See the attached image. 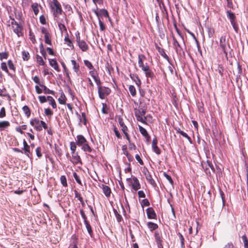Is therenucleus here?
Here are the masks:
<instances>
[{
  "label": "nucleus",
  "mask_w": 248,
  "mask_h": 248,
  "mask_svg": "<svg viewBox=\"0 0 248 248\" xmlns=\"http://www.w3.org/2000/svg\"><path fill=\"white\" fill-rule=\"evenodd\" d=\"M164 175L165 177V178L169 181L171 185H172L173 183V180H172V178H171V177L169 175L167 174L166 173H164Z\"/></svg>",
  "instance_id": "052dcab7"
},
{
  "label": "nucleus",
  "mask_w": 248,
  "mask_h": 248,
  "mask_svg": "<svg viewBox=\"0 0 248 248\" xmlns=\"http://www.w3.org/2000/svg\"><path fill=\"white\" fill-rule=\"evenodd\" d=\"M9 54L7 52H3L0 53V60L2 61L3 59H7L8 58Z\"/></svg>",
  "instance_id": "a19ab883"
},
{
  "label": "nucleus",
  "mask_w": 248,
  "mask_h": 248,
  "mask_svg": "<svg viewBox=\"0 0 248 248\" xmlns=\"http://www.w3.org/2000/svg\"><path fill=\"white\" fill-rule=\"evenodd\" d=\"M176 131H177V133L180 134L182 136H183L184 137L186 138L188 140V141H189L190 142L191 141V138H190V137H189L188 136V135L186 133H185V132H183V131H182L180 128L177 129Z\"/></svg>",
  "instance_id": "cd10ccee"
},
{
  "label": "nucleus",
  "mask_w": 248,
  "mask_h": 248,
  "mask_svg": "<svg viewBox=\"0 0 248 248\" xmlns=\"http://www.w3.org/2000/svg\"><path fill=\"white\" fill-rule=\"evenodd\" d=\"M135 114L138 121L146 124V117L145 116L146 111L142 108L134 109Z\"/></svg>",
  "instance_id": "f257e3e1"
},
{
  "label": "nucleus",
  "mask_w": 248,
  "mask_h": 248,
  "mask_svg": "<svg viewBox=\"0 0 248 248\" xmlns=\"http://www.w3.org/2000/svg\"><path fill=\"white\" fill-rule=\"evenodd\" d=\"M94 80L95 82L96 85H97L98 89H99V87H102L101 86V82L99 77H97L96 78L94 79Z\"/></svg>",
  "instance_id": "69168bd1"
},
{
  "label": "nucleus",
  "mask_w": 248,
  "mask_h": 248,
  "mask_svg": "<svg viewBox=\"0 0 248 248\" xmlns=\"http://www.w3.org/2000/svg\"><path fill=\"white\" fill-rule=\"evenodd\" d=\"M158 52L159 53V54L162 56L165 59H167V60H168L169 59V57L168 56V55H167V54L165 53L164 49L163 48H159L158 49Z\"/></svg>",
  "instance_id": "4c0bfd02"
},
{
  "label": "nucleus",
  "mask_w": 248,
  "mask_h": 248,
  "mask_svg": "<svg viewBox=\"0 0 248 248\" xmlns=\"http://www.w3.org/2000/svg\"><path fill=\"white\" fill-rule=\"evenodd\" d=\"M113 131H114V132L115 133L116 136L118 139L121 138V135L120 133H119V131L118 130L117 128L115 126H114V127H113Z\"/></svg>",
  "instance_id": "680f3d73"
},
{
  "label": "nucleus",
  "mask_w": 248,
  "mask_h": 248,
  "mask_svg": "<svg viewBox=\"0 0 248 248\" xmlns=\"http://www.w3.org/2000/svg\"><path fill=\"white\" fill-rule=\"evenodd\" d=\"M64 41H65V43L68 46H69L70 47L73 46V45H72V41L69 38L68 35L67 33L66 35L65 36Z\"/></svg>",
  "instance_id": "58836bf2"
},
{
  "label": "nucleus",
  "mask_w": 248,
  "mask_h": 248,
  "mask_svg": "<svg viewBox=\"0 0 248 248\" xmlns=\"http://www.w3.org/2000/svg\"><path fill=\"white\" fill-rule=\"evenodd\" d=\"M30 124L32 126H34V128L38 131H40L42 130L40 121L37 119H31L30 121Z\"/></svg>",
  "instance_id": "423d86ee"
},
{
  "label": "nucleus",
  "mask_w": 248,
  "mask_h": 248,
  "mask_svg": "<svg viewBox=\"0 0 248 248\" xmlns=\"http://www.w3.org/2000/svg\"><path fill=\"white\" fill-rule=\"evenodd\" d=\"M119 123L120 125V126L122 127V130L123 132H125L127 131V127L126 126V125L124 124V122L123 121L122 119H119Z\"/></svg>",
  "instance_id": "473e14b6"
},
{
  "label": "nucleus",
  "mask_w": 248,
  "mask_h": 248,
  "mask_svg": "<svg viewBox=\"0 0 248 248\" xmlns=\"http://www.w3.org/2000/svg\"><path fill=\"white\" fill-rule=\"evenodd\" d=\"M17 22L14 19V18L10 17V20L8 22V25L9 27H13V26H15V24Z\"/></svg>",
  "instance_id": "603ef678"
},
{
  "label": "nucleus",
  "mask_w": 248,
  "mask_h": 248,
  "mask_svg": "<svg viewBox=\"0 0 248 248\" xmlns=\"http://www.w3.org/2000/svg\"><path fill=\"white\" fill-rule=\"evenodd\" d=\"M129 91L132 96H134L136 94V91L133 85H130L129 87Z\"/></svg>",
  "instance_id": "e433bc0d"
},
{
  "label": "nucleus",
  "mask_w": 248,
  "mask_h": 248,
  "mask_svg": "<svg viewBox=\"0 0 248 248\" xmlns=\"http://www.w3.org/2000/svg\"><path fill=\"white\" fill-rule=\"evenodd\" d=\"M24 154L26 155L28 157H30L31 152L30 150V146L28 145V146H25L23 148Z\"/></svg>",
  "instance_id": "bb28decb"
},
{
  "label": "nucleus",
  "mask_w": 248,
  "mask_h": 248,
  "mask_svg": "<svg viewBox=\"0 0 248 248\" xmlns=\"http://www.w3.org/2000/svg\"><path fill=\"white\" fill-rule=\"evenodd\" d=\"M49 62L50 65L51 67H52L57 72H59L60 71L58 64L56 60L49 59Z\"/></svg>",
  "instance_id": "dca6fc26"
},
{
  "label": "nucleus",
  "mask_w": 248,
  "mask_h": 248,
  "mask_svg": "<svg viewBox=\"0 0 248 248\" xmlns=\"http://www.w3.org/2000/svg\"><path fill=\"white\" fill-rule=\"evenodd\" d=\"M84 222L85 224L86 228L87 230V231H88L89 234H90V236H92V233H93V231H92V229L91 225H90V224L88 222V221H84Z\"/></svg>",
  "instance_id": "2f4dec72"
},
{
  "label": "nucleus",
  "mask_w": 248,
  "mask_h": 248,
  "mask_svg": "<svg viewBox=\"0 0 248 248\" xmlns=\"http://www.w3.org/2000/svg\"><path fill=\"white\" fill-rule=\"evenodd\" d=\"M45 113L46 116H51L53 114V111L49 108L45 109Z\"/></svg>",
  "instance_id": "bf43d9fd"
},
{
  "label": "nucleus",
  "mask_w": 248,
  "mask_h": 248,
  "mask_svg": "<svg viewBox=\"0 0 248 248\" xmlns=\"http://www.w3.org/2000/svg\"><path fill=\"white\" fill-rule=\"evenodd\" d=\"M32 9L35 15H37L39 13L38 4L37 3H33L31 5Z\"/></svg>",
  "instance_id": "7c9ffc66"
},
{
  "label": "nucleus",
  "mask_w": 248,
  "mask_h": 248,
  "mask_svg": "<svg viewBox=\"0 0 248 248\" xmlns=\"http://www.w3.org/2000/svg\"><path fill=\"white\" fill-rule=\"evenodd\" d=\"M242 239L244 243V248H248V239L246 235H244L242 236Z\"/></svg>",
  "instance_id": "37998d69"
},
{
  "label": "nucleus",
  "mask_w": 248,
  "mask_h": 248,
  "mask_svg": "<svg viewBox=\"0 0 248 248\" xmlns=\"http://www.w3.org/2000/svg\"><path fill=\"white\" fill-rule=\"evenodd\" d=\"M14 32L17 35L18 37L22 35V27L17 22L15 26L12 27Z\"/></svg>",
  "instance_id": "0eeeda50"
},
{
  "label": "nucleus",
  "mask_w": 248,
  "mask_h": 248,
  "mask_svg": "<svg viewBox=\"0 0 248 248\" xmlns=\"http://www.w3.org/2000/svg\"><path fill=\"white\" fill-rule=\"evenodd\" d=\"M86 141L87 140L83 136L78 135L77 136L76 143L77 145L80 146L84 144Z\"/></svg>",
  "instance_id": "9d476101"
},
{
  "label": "nucleus",
  "mask_w": 248,
  "mask_h": 248,
  "mask_svg": "<svg viewBox=\"0 0 248 248\" xmlns=\"http://www.w3.org/2000/svg\"><path fill=\"white\" fill-rule=\"evenodd\" d=\"M157 140L156 138L154 139L152 141V148L153 151L157 155L160 154V150L157 146Z\"/></svg>",
  "instance_id": "f8f14e48"
},
{
  "label": "nucleus",
  "mask_w": 248,
  "mask_h": 248,
  "mask_svg": "<svg viewBox=\"0 0 248 248\" xmlns=\"http://www.w3.org/2000/svg\"><path fill=\"white\" fill-rule=\"evenodd\" d=\"M7 63H8V65L9 66V68L14 71H15V70H16V68L15 67V65L12 62V60H9L8 61V62H7Z\"/></svg>",
  "instance_id": "a18cd8bd"
},
{
  "label": "nucleus",
  "mask_w": 248,
  "mask_h": 248,
  "mask_svg": "<svg viewBox=\"0 0 248 248\" xmlns=\"http://www.w3.org/2000/svg\"><path fill=\"white\" fill-rule=\"evenodd\" d=\"M146 212L148 218L155 219L156 218V214L152 208L150 207L147 208L146 210Z\"/></svg>",
  "instance_id": "9b49d317"
},
{
  "label": "nucleus",
  "mask_w": 248,
  "mask_h": 248,
  "mask_svg": "<svg viewBox=\"0 0 248 248\" xmlns=\"http://www.w3.org/2000/svg\"><path fill=\"white\" fill-rule=\"evenodd\" d=\"M139 130L140 132V133L145 138L147 139V140H149L150 138V137L149 136V134L147 131V130L142 127L141 126L139 125Z\"/></svg>",
  "instance_id": "412c9836"
},
{
  "label": "nucleus",
  "mask_w": 248,
  "mask_h": 248,
  "mask_svg": "<svg viewBox=\"0 0 248 248\" xmlns=\"http://www.w3.org/2000/svg\"><path fill=\"white\" fill-rule=\"evenodd\" d=\"M145 74L146 77L152 78L154 76V73L151 69L148 70Z\"/></svg>",
  "instance_id": "774afa93"
},
{
  "label": "nucleus",
  "mask_w": 248,
  "mask_h": 248,
  "mask_svg": "<svg viewBox=\"0 0 248 248\" xmlns=\"http://www.w3.org/2000/svg\"><path fill=\"white\" fill-rule=\"evenodd\" d=\"M84 64L90 70L93 69V66L90 62L88 60L84 61Z\"/></svg>",
  "instance_id": "de8ad7c7"
},
{
  "label": "nucleus",
  "mask_w": 248,
  "mask_h": 248,
  "mask_svg": "<svg viewBox=\"0 0 248 248\" xmlns=\"http://www.w3.org/2000/svg\"><path fill=\"white\" fill-rule=\"evenodd\" d=\"M74 192L75 197L78 198L81 202H83V198L81 197L80 194L77 190H75Z\"/></svg>",
  "instance_id": "6e6d98bb"
},
{
  "label": "nucleus",
  "mask_w": 248,
  "mask_h": 248,
  "mask_svg": "<svg viewBox=\"0 0 248 248\" xmlns=\"http://www.w3.org/2000/svg\"><path fill=\"white\" fill-rule=\"evenodd\" d=\"M66 97L63 93L61 94V97L58 99L59 103L61 104H65L66 102Z\"/></svg>",
  "instance_id": "f704fd0d"
},
{
  "label": "nucleus",
  "mask_w": 248,
  "mask_h": 248,
  "mask_svg": "<svg viewBox=\"0 0 248 248\" xmlns=\"http://www.w3.org/2000/svg\"><path fill=\"white\" fill-rule=\"evenodd\" d=\"M147 225H148V228L152 231H153V230H155L158 227V226H157V225L156 224L152 222H149L148 223Z\"/></svg>",
  "instance_id": "c756f323"
},
{
  "label": "nucleus",
  "mask_w": 248,
  "mask_h": 248,
  "mask_svg": "<svg viewBox=\"0 0 248 248\" xmlns=\"http://www.w3.org/2000/svg\"><path fill=\"white\" fill-rule=\"evenodd\" d=\"M40 86L43 88L44 93H48L51 94H54V92L53 91L49 90L45 85L43 84H40Z\"/></svg>",
  "instance_id": "393cba45"
},
{
  "label": "nucleus",
  "mask_w": 248,
  "mask_h": 248,
  "mask_svg": "<svg viewBox=\"0 0 248 248\" xmlns=\"http://www.w3.org/2000/svg\"><path fill=\"white\" fill-rule=\"evenodd\" d=\"M60 180L61 184L63 186H67V180L66 177L64 175H62L61 176Z\"/></svg>",
  "instance_id": "ea45409f"
},
{
  "label": "nucleus",
  "mask_w": 248,
  "mask_h": 248,
  "mask_svg": "<svg viewBox=\"0 0 248 248\" xmlns=\"http://www.w3.org/2000/svg\"><path fill=\"white\" fill-rule=\"evenodd\" d=\"M173 45L174 46V48L177 52L180 51L181 50V47L179 42L177 41L176 39L173 37Z\"/></svg>",
  "instance_id": "6ab92c4d"
},
{
  "label": "nucleus",
  "mask_w": 248,
  "mask_h": 248,
  "mask_svg": "<svg viewBox=\"0 0 248 248\" xmlns=\"http://www.w3.org/2000/svg\"><path fill=\"white\" fill-rule=\"evenodd\" d=\"M111 90L109 88L103 87H99L98 89L99 97L101 99H104L110 93Z\"/></svg>",
  "instance_id": "20e7f679"
},
{
  "label": "nucleus",
  "mask_w": 248,
  "mask_h": 248,
  "mask_svg": "<svg viewBox=\"0 0 248 248\" xmlns=\"http://www.w3.org/2000/svg\"><path fill=\"white\" fill-rule=\"evenodd\" d=\"M99 16H102L105 17H108V14L106 10L102 9H101L100 11Z\"/></svg>",
  "instance_id": "8fccbe9b"
},
{
  "label": "nucleus",
  "mask_w": 248,
  "mask_h": 248,
  "mask_svg": "<svg viewBox=\"0 0 248 248\" xmlns=\"http://www.w3.org/2000/svg\"><path fill=\"white\" fill-rule=\"evenodd\" d=\"M22 55L24 61H28L30 59V54L28 51H23L22 52Z\"/></svg>",
  "instance_id": "72a5a7b5"
},
{
  "label": "nucleus",
  "mask_w": 248,
  "mask_h": 248,
  "mask_svg": "<svg viewBox=\"0 0 248 248\" xmlns=\"http://www.w3.org/2000/svg\"><path fill=\"white\" fill-rule=\"evenodd\" d=\"M77 43L78 46L82 51H86L89 49L88 45L84 40H81Z\"/></svg>",
  "instance_id": "ddd939ff"
},
{
  "label": "nucleus",
  "mask_w": 248,
  "mask_h": 248,
  "mask_svg": "<svg viewBox=\"0 0 248 248\" xmlns=\"http://www.w3.org/2000/svg\"><path fill=\"white\" fill-rule=\"evenodd\" d=\"M36 61L37 63L40 65H44L45 64L43 58L38 55L36 56Z\"/></svg>",
  "instance_id": "c03bdc74"
},
{
  "label": "nucleus",
  "mask_w": 248,
  "mask_h": 248,
  "mask_svg": "<svg viewBox=\"0 0 248 248\" xmlns=\"http://www.w3.org/2000/svg\"><path fill=\"white\" fill-rule=\"evenodd\" d=\"M89 74L92 76V77L93 78V79L96 78L97 77H98L97 74L96 72H95L94 71H90L89 72Z\"/></svg>",
  "instance_id": "0e129e2a"
},
{
  "label": "nucleus",
  "mask_w": 248,
  "mask_h": 248,
  "mask_svg": "<svg viewBox=\"0 0 248 248\" xmlns=\"http://www.w3.org/2000/svg\"><path fill=\"white\" fill-rule=\"evenodd\" d=\"M35 152H36L37 156L39 158H41L42 156V154L41 153V148L40 147H38L36 149Z\"/></svg>",
  "instance_id": "864d4df0"
},
{
  "label": "nucleus",
  "mask_w": 248,
  "mask_h": 248,
  "mask_svg": "<svg viewBox=\"0 0 248 248\" xmlns=\"http://www.w3.org/2000/svg\"><path fill=\"white\" fill-rule=\"evenodd\" d=\"M81 149L85 152H88L91 153L92 151V148L89 145L87 141L81 146Z\"/></svg>",
  "instance_id": "5701e85b"
},
{
  "label": "nucleus",
  "mask_w": 248,
  "mask_h": 248,
  "mask_svg": "<svg viewBox=\"0 0 248 248\" xmlns=\"http://www.w3.org/2000/svg\"><path fill=\"white\" fill-rule=\"evenodd\" d=\"M206 163H207V165H208V166L211 168V169L212 170L215 172V169L213 165V164H212V163L209 161V160H207V162H206Z\"/></svg>",
  "instance_id": "338daca9"
},
{
  "label": "nucleus",
  "mask_w": 248,
  "mask_h": 248,
  "mask_svg": "<svg viewBox=\"0 0 248 248\" xmlns=\"http://www.w3.org/2000/svg\"><path fill=\"white\" fill-rule=\"evenodd\" d=\"M70 149L72 151V153H75L76 150V148H77V143H76V142H70Z\"/></svg>",
  "instance_id": "49530a36"
},
{
  "label": "nucleus",
  "mask_w": 248,
  "mask_h": 248,
  "mask_svg": "<svg viewBox=\"0 0 248 248\" xmlns=\"http://www.w3.org/2000/svg\"><path fill=\"white\" fill-rule=\"evenodd\" d=\"M1 69L5 71L6 73L9 74V71L7 67L6 63L4 62H3L1 63Z\"/></svg>",
  "instance_id": "3c124183"
},
{
  "label": "nucleus",
  "mask_w": 248,
  "mask_h": 248,
  "mask_svg": "<svg viewBox=\"0 0 248 248\" xmlns=\"http://www.w3.org/2000/svg\"><path fill=\"white\" fill-rule=\"evenodd\" d=\"M73 177L74 178H75V180L76 181V182L79 185H82V183H81V181H80L78 176V174L76 173V172H74L73 173Z\"/></svg>",
  "instance_id": "5fc2aeb1"
},
{
  "label": "nucleus",
  "mask_w": 248,
  "mask_h": 248,
  "mask_svg": "<svg viewBox=\"0 0 248 248\" xmlns=\"http://www.w3.org/2000/svg\"><path fill=\"white\" fill-rule=\"evenodd\" d=\"M114 212L117 220L118 222H120L122 219V216L118 213L116 209H114Z\"/></svg>",
  "instance_id": "09e8293b"
},
{
  "label": "nucleus",
  "mask_w": 248,
  "mask_h": 248,
  "mask_svg": "<svg viewBox=\"0 0 248 248\" xmlns=\"http://www.w3.org/2000/svg\"><path fill=\"white\" fill-rule=\"evenodd\" d=\"M144 175L145 176L146 180L148 181L149 183H150L153 186H156V183L154 180L152 178V176L150 173L149 172L148 170H146L144 171Z\"/></svg>",
  "instance_id": "1a4fd4ad"
},
{
  "label": "nucleus",
  "mask_w": 248,
  "mask_h": 248,
  "mask_svg": "<svg viewBox=\"0 0 248 248\" xmlns=\"http://www.w3.org/2000/svg\"><path fill=\"white\" fill-rule=\"evenodd\" d=\"M39 101L41 103H44L47 100V98L45 96L40 95L38 96Z\"/></svg>",
  "instance_id": "4d7b16f0"
},
{
  "label": "nucleus",
  "mask_w": 248,
  "mask_h": 248,
  "mask_svg": "<svg viewBox=\"0 0 248 248\" xmlns=\"http://www.w3.org/2000/svg\"><path fill=\"white\" fill-rule=\"evenodd\" d=\"M132 188L135 190L137 191L138 189L140 188V185L139 182V180L137 179L136 177H132Z\"/></svg>",
  "instance_id": "6e6552de"
},
{
  "label": "nucleus",
  "mask_w": 248,
  "mask_h": 248,
  "mask_svg": "<svg viewBox=\"0 0 248 248\" xmlns=\"http://www.w3.org/2000/svg\"><path fill=\"white\" fill-rule=\"evenodd\" d=\"M101 188L105 196L107 197H109L111 192V189L109 188V187H108V186L102 185Z\"/></svg>",
  "instance_id": "2eb2a0df"
},
{
  "label": "nucleus",
  "mask_w": 248,
  "mask_h": 248,
  "mask_svg": "<svg viewBox=\"0 0 248 248\" xmlns=\"http://www.w3.org/2000/svg\"><path fill=\"white\" fill-rule=\"evenodd\" d=\"M6 94V90L3 85H0V96H5Z\"/></svg>",
  "instance_id": "c9c22d12"
},
{
  "label": "nucleus",
  "mask_w": 248,
  "mask_h": 248,
  "mask_svg": "<svg viewBox=\"0 0 248 248\" xmlns=\"http://www.w3.org/2000/svg\"><path fill=\"white\" fill-rule=\"evenodd\" d=\"M145 59V57L143 54H139L138 56V64L140 67L142 66L143 64V60Z\"/></svg>",
  "instance_id": "b1692460"
},
{
  "label": "nucleus",
  "mask_w": 248,
  "mask_h": 248,
  "mask_svg": "<svg viewBox=\"0 0 248 248\" xmlns=\"http://www.w3.org/2000/svg\"><path fill=\"white\" fill-rule=\"evenodd\" d=\"M47 101L49 102V104L53 108H55L57 107L56 103L52 96H48L47 97Z\"/></svg>",
  "instance_id": "a878e982"
},
{
  "label": "nucleus",
  "mask_w": 248,
  "mask_h": 248,
  "mask_svg": "<svg viewBox=\"0 0 248 248\" xmlns=\"http://www.w3.org/2000/svg\"><path fill=\"white\" fill-rule=\"evenodd\" d=\"M66 20V18L65 16H63V17L62 18L56 19V22L58 23L59 30L61 31L62 33L63 32H67L66 28L64 24V22Z\"/></svg>",
  "instance_id": "39448f33"
},
{
  "label": "nucleus",
  "mask_w": 248,
  "mask_h": 248,
  "mask_svg": "<svg viewBox=\"0 0 248 248\" xmlns=\"http://www.w3.org/2000/svg\"><path fill=\"white\" fill-rule=\"evenodd\" d=\"M131 78L135 82L138 87H140L141 81L138 76L136 75H130Z\"/></svg>",
  "instance_id": "4be33fe9"
},
{
  "label": "nucleus",
  "mask_w": 248,
  "mask_h": 248,
  "mask_svg": "<svg viewBox=\"0 0 248 248\" xmlns=\"http://www.w3.org/2000/svg\"><path fill=\"white\" fill-rule=\"evenodd\" d=\"M227 17L230 19L231 23L235 22V16L234 14L231 11L228 10L227 11Z\"/></svg>",
  "instance_id": "a211bd4d"
},
{
  "label": "nucleus",
  "mask_w": 248,
  "mask_h": 248,
  "mask_svg": "<svg viewBox=\"0 0 248 248\" xmlns=\"http://www.w3.org/2000/svg\"><path fill=\"white\" fill-rule=\"evenodd\" d=\"M45 41L46 44L51 45V40L49 33L45 35Z\"/></svg>",
  "instance_id": "79ce46f5"
},
{
  "label": "nucleus",
  "mask_w": 248,
  "mask_h": 248,
  "mask_svg": "<svg viewBox=\"0 0 248 248\" xmlns=\"http://www.w3.org/2000/svg\"><path fill=\"white\" fill-rule=\"evenodd\" d=\"M52 10L55 20L56 19H60V16L62 14V9L61 4L59 2L53 3V6H52Z\"/></svg>",
  "instance_id": "7ed1b4c3"
},
{
  "label": "nucleus",
  "mask_w": 248,
  "mask_h": 248,
  "mask_svg": "<svg viewBox=\"0 0 248 248\" xmlns=\"http://www.w3.org/2000/svg\"><path fill=\"white\" fill-rule=\"evenodd\" d=\"M10 123L7 121H0V130H3L10 126Z\"/></svg>",
  "instance_id": "aec40b11"
},
{
  "label": "nucleus",
  "mask_w": 248,
  "mask_h": 248,
  "mask_svg": "<svg viewBox=\"0 0 248 248\" xmlns=\"http://www.w3.org/2000/svg\"><path fill=\"white\" fill-rule=\"evenodd\" d=\"M6 116L5 109L4 107H2L0 109V118H2Z\"/></svg>",
  "instance_id": "13d9d810"
},
{
  "label": "nucleus",
  "mask_w": 248,
  "mask_h": 248,
  "mask_svg": "<svg viewBox=\"0 0 248 248\" xmlns=\"http://www.w3.org/2000/svg\"><path fill=\"white\" fill-rule=\"evenodd\" d=\"M219 46L225 54L226 57L227 56L228 51L230 48V45L228 41L226 40V36H222L219 40Z\"/></svg>",
  "instance_id": "f03ea898"
},
{
  "label": "nucleus",
  "mask_w": 248,
  "mask_h": 248,
  "mask_svg": "<svg viewBox=\"0 0 248 248\" xmlns=\"http://www.w3.org/2000/svg\"><path fill=\"white\" fill-rule=\"evenodd\" d=\"M22 110H23L24 114L27 117H29L30 116L31 111H30L29 108L27 106H24L22 108Z\"/></svg>",
  "instance_id": "c85d7f7f"
},
{
  "label": "nucleus",
  "mask_w": 248,
  "mask_h": 248,
  "mask_svg": "<svg viewBox=\"0 0 248 248\" xmlns=\"http://www.w3.org/2000/svg\"><path fill=\"white\" fill-rule=\"evenodd\" d=\"M71 63L73 65V69L77 75H79L80 73L79 65L75 60L71 61Z\"/></svg>",
  "instance_id": "4468645a"
},
{
  "label": "nucleus",
  "mask_w": 248,
  "mask_h": 248,
  "mask_svg": "<svg viewBox=\"0 0 248 248\" xmlns=\"http://www.w3.org/2000/svg\"><path fill=\"white\" fill-rule=\"evenodd\" d=\"M99 25L100 29L101 31H103L105 29V26L103 22L99 18Z\"/></svg>",
  "instance_id": "e2e57ef3"
},
{
  "label": "nucleus",
  "mask_w": 248,
  "mask_h": 248,
  "mask_svg": "<svg viewBox=\"0 0 248 248\" xmlns=\"http://www.w3.org/2000/svg\"><path fill=\"white\" fill-rule=\"evenodd\" d=\"M72 159L71 161L74 164H77L80 162V156L78 155V153H72Z\"/></svg>",
  "instance_id": "f3484780"
}]
</instances>
